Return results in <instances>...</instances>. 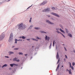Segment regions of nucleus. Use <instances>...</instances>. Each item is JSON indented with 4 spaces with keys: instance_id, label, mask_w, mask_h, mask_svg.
Instances as JSON below:
<instances>
[{
    "instance_id": "8",
    "label": "nucleus",
    "mask_w": 75,
    "mask_h": 75,
    "mask_svg": "<svg viewBox=\"0 0 75 75\" xmlns=\"http://www.w3.org/2000/svg\"><path fill=\"white\" fill-rule=\"evenodd\" d=\"M13 65H16V66H18V64H10V66H11V67H13Z\"/></svg>"
},
{
    "instance_id": "7",
    "label": "nucleus",
    "mask_w": 75,
    "mask_h": 75,
    "mask_svg": "<svg viewBox=\"0 0 75 75\" xmlns=\"http://www.w3.org/2000/svg\"><path fill=\"white\" fill-rule=\"evenodd\" d=\"M51 14H52L53 15H54V16H56L57 17H59V16L58 15V14L56 13H52Z\"/></svg>"
},
{
    "instance_id": "44",
    "label": "nucleus",
    "mask_w": 75,
    "mask_h": 75,
    "mask_svg": "<svg viewBox=\"0 0 75 75\" xmlns=\"http://www.w3.org/2000/svg\"><path fill=\"white\" fill-rule=\"evenodd\" d=\"M66 60V59H64V61H65Z\"/></svg>"
},
{
    "instance_id": "36",
    "label": "nucleus",
    "mask_w": 75,
    "mask_h": 75,
    "mask_svg": "<svg viewBox=\"0 0 75 75\" xmlns=\"http://www.w3.org/2000/svg\"><path fill=\"white\" fill-rule=\"evenodd\" d=\"M66 33H68V30L67 29H66Z\"/></svg>"
},
{
    "instance_id": "24",
    "label": "nucleus",
    "mask_w": 75,
    "mask_h": 75,
    "mask_svg": "<svg viewBox=\"0 0 75 75\" xmlns=\"http://www.w3.org/2000/svg\"><path fill=\"white\" fill-rule=\"evenodd\" d=\"M15 43L16 44V43L17 42V39H16L15 40Z\"/></svg>"
},
{
    "instance_id": "12",
    "label": "nucleus",
    "mask_w": 75,
    "mask_h": 75,
    "mask_svg": "<svg viewBox=\"0 0 75 75\" xmlns=\"http://www.w3.org/2000/svg\"><path fill=\"white\" fill-rule=\"evenodd\" d=\"M68 35L70 37H71V38L72 37V35L70 33Z\"/></svg>"
},
{
    "instance_id": "31",
    "label": "nucleus",
    "mask_w": 75,
    "mask_h": 75,
    "mask_svg": "<svg viewBox=\"0 0 75 75\" xmlns=\"http://www.w3.org/2000/svg\"><path fill=\"white\" fill-rule=\"evenodd\" d=\"M14 50H18V48H15L14 49Z\"/></svg>"
},
{
    "instance_id": "39",
    "label": "nucleus",
    "mask_w": 75,
    "mask_h": 75,
    "mask_svg": "<svg viewBox=\"0 0 75 75\" xmlns=\"http://www.w3.org/2000/svg\"><path fill=\"white\" fill-rule=\"evenodd\" d=\"M5 57L6 58H9V57H8V56H5Z\"/></svg>"
},
{
    "instance_id": "29",
    "label": "nucleus",
    "mask_w": 75,
    "mask_h": 75,
    "mask_svg": "<svg viewBox=\"0 0 75 75\" xmlns=\"http://www.w3.org/2000/svg\"><path fill=\"white\" fill-rule=\"evenodd\" d=\"M51 45H52V44L51 43H50V46L49 47L50 48L51 47Z\"/></svg>"
},
{
    "instance_id": "23",
    "label": "nucleus",
    "mask_w": 75,
    "mask_h": 75,
    "mask_svg": "<svg viewBox=\"0 0 75 75\" xmlns=\"http://www.w3.org/2000/svg\"><path fill=\"white\" fill-rule=\"evenodd\" d=\"M40 33H47L42 31H40Z\"/></svg>"
},
{
    "instance_id": "9",
    "label": "nucleus",
    "mask_w": 75,
    "mask_h": 75,
    "mask_svg": "<svg viewBox=\"0 0 75 75\" xmlns=\"http://www.w3.org/2000/svg\"><path fill=\"white\" fill-rule=\"evenodd\" d=\"M46 22L47 23H48L49 24H53V23L51 22L48 20H46Z\"/></svg>"
},
{
    "instance_id": "34",
    "label": "nucleus",
    "mask_w": 75,
    "mask_h": 75,
    "mask_svg": "<svg viewBox=\"0 0 75 75\" xmlns=\"http://www.w3.org/2000/svg\"><path fill=\"white\" fill-rule=\"evenodd\" d=\"M65 57L66 59H68V57H67V56L66 55H65Z\"/></svg>"
},
{
    "instance_id": "25",
    "label": "nucleus",
    "mask_w": 75,
    "mask_h": 75,
    "mask_svg": "<svg viewBox=\"0 0 75 75\" xmlns=\"http://www.w3.org/2000/svg\"><path fill=\"white\" fill-rule=\"evenodd\" d=\"M59 62V58L58 60V62L57 63V64H58Z\"/></svg>"
},
{
    "instance_id": "1",
    "label": "nucleus",
    "mask_w": 75,
    "mask_h": 75,
    "mask_svg": "<svg viewBox=\"0 0 75 75\" xmlns=\"http://www.w3.org/2000/svg\"><path fill=\"white\" fill-rule=\"evenodd\" d=\"M25 27H26L25 25L23 24V23H22L18 25V28L19 30H23V29H24Z\"/></svg>"
},
{
    "instance_id": "30",
    "label": "nucleus",
    "mask_w": 75,
    "mask_h": 75,
    "mask_svg": "<svg viewBox=\"0 0 75 75\" xmlns=\"http://www.w3.org/2000/svg\"><path fill=\"white\" fill-rule=\"evenodd\" d=\"M61 34L62 35H63V36L64 38H65V36H64V35H63V34H62V33H61Z\"/></svg>"
},
{
    "instance_id": "26",
    "label": "nucleus",
    "mask_w": 75,
    "mask_h": 75,
    "mask_svg": "<svg viewBox=\"0 0 75 75\" xmlns=\"http://www.w3.org/2000/svg\"><path fill=\"white\" fill-rule=\"evenodd\" d=\"M19 55H23V53L20 52H19Z\"/></svg>"
},
{
    "instance_id": "38",
    "label": "nucleus",
    "mask_w": 75,
    "mask_h": 75,
    "mask_svg": "<svg viewBox=\"0 0 75 75\" xmlns=\"http://www.w3.org/2000/svg\"><path fill=\"white\" fill-rule=\"evenodd\" d=\"M64 49L66 51H67V49H66V48L65 47H64Z\"/></svg>"
},
{
    "instance_id": "43",
    "label": "nucleus",
    "mask_w": 75,
    "mask_h": 75,
    "mask_svg": "<svg viewBox=\"0 0 75 75\" xmlns=\"http://www.w3.org/2000/svg\"><path fill=\"white\" fill-rule=\"evenodd\" d=\"M19 38H22V37H21V36L19 37Z\"/></svg>"
},
{
    "instance_id": "52",
    "label": "nucleus",
    "mask_w": 75,
    "mask_h": 75,
    "mask_svg": "<svg viewBox=\"0 0 75 75\" xmlns=\"http://www.w3.org/2000/svg\"><path fill=\"white\" fill-rule=\"evenodd\" d=\"M48 16V17H50V16Z\"/></svg>"
},
{
    "instance_id": "4",
    "label": "nucleus",
    "mask_w": 75,
    "mask_h": 75,
    "mask_svg": "<svg viewBox=\"0 0 75 75\" xmlns=\"http://www.w3.org/2000/svg\"><path fill=\"white\" fill-rule=\"evenodd\" d=\"M50 11V8H47L46 9H44L42 10L43 12H47Z\"/></svg>"
},
{
    "instance_id": "32",
    "label": "nucleus",
    "mask_w": 75,
    "mask_h": 75,
    "mask_svg": "<svg viewBox=\"0 0 75 75\" xmlns=\"http://www.w3.org/2000/svg\"><path fill=\"white\" fill-rule=\"evenodd\" d=\"M31 19H32V18H30V21H29V22H30H30H31Z\"/></svg>"
},
{
    "instance_id": "27",
    "label": "nucleus",
    "mask_w": 75,
    "mask_h": 75,
    "mask_svg": "<svg viewBox=\"0 0 75 75\" xmlns=\"http://www.w3.org/2000/svg\"><path fill=\"white\" fill-rule=\"evenodd\" d=\"M36 38L38 40H41V38H40L38 37H37Z\"/></svg>"
},
{
    "instance_id": "51",
    "label": "nucleus",
    "mask_w": 75,
    "mask_h": 75,
    "mask_svg": "<svg viewBox=\"0 0 75 75\" xmlns=\"http://www.w3.org/2000/svg\"><path fill=\"white\" fill-rule=\"evenodd\" d=\"M9 69H11V68H9Z\"/></svg>"
},
{
    "instance_id": "3",
    "label": "nucleus",
    "mask_w": 75,
    "mask_h": 75,
    "mask_svg": "<svg viewBox=\"0 0 75 75\" xmlns=\"http://www.w3.org/2000/svg\"><path fill=\"white\" fill-rule=\"evenodd\" d=\"M5 37V34L2 33V34L0 35V41H2Z\"/></svg>"
},
{
    "instance_id": "11",
    "label": "nucleus",
    "mask_w": 75,
    "mask_h": 75,
    "mask_svg": "<svg viewBox=\"0 0 75 75\" xmlns=\"http://www.w3.org/2000/svg\"><path fill=\"white\" fill-rule=\"evenodd\" d=\"M70 64V68H71L73 70L74 69V67L73 66H71V63H69Z\"/></svg>"
},
{
    "instance_id": "5",
    "label": "nucleus",
    "mask_w": 75,
    "mask_h": 75,
    "mask_svg": "<svg viewBox=\"0 0 75 75\" xmlns=\"http://www.w3.org/2000/svg\"><path fill=\"white\" fill-rule=\"evenodd\" d=\"M47 3V1H44L43 3H42L40 5V6H42V5H44L45 4H46Z\"/></svg>"
},
{
    "instance_id": "46",
    "label": "nucleus",
    "mask_w": 75,
    "mask_h": 75,
    "mask_svg": "<svg viewBox=\"0 0 75 75\" xmlns=\"http://www.w3.org/2000/svg\"><path fill=\"white\" fill-rule=\"evenodd\" d=\"M25 56H27V54H25Z\"/></svg>"
},
{
    "instance_id": "50",
    "label": "nucleus",
    "mask_w": 75,
    "mask_h": 75,
    "mask_svg": "<svg viewBox=\"0 0 75 75\" xmlns=\"http://www.w3.org/2000/svg\"><path fill=\"white\" fill-rule=\"evenodd\" d=\"M74 53H75V50L74 51Z\"/></svg>"
},
{
    "instance_id": "2",
    "label": "nucleus",
    "mask_w": 75,
    "mask_h": 75,
    "mask_svg": "<svg viewBox=\"0 0 75 75\" xmlns=\"http://www.w3.org/2000/svg\"><path fill=\"white\" fill-rule=\"evenodd\" d=\"M13 33H11L10 34L9 36V38L8 40V41L9 42H11L13 41Z\"/></svg>"
},
{
    "instance_id": "6",
    "label": "nucleus",
    "mask_w": 75,
    "mask_h": 75,
    "mask_svg": "<svg viewBox=\"0 0 75 75\" xmlns=\"http://www.w3.org/2000/svg\"><path fill=\"white\" fill-rule=\"evenodd\" d=\"M13 61H16V62H20V60L17 59L16 58H15L13 59Z\"/></svg>"
},
{
    "instance_id": "55",
    "label": "nucleus",
    "mask_w": 75,
    "mask_h": 75,
    "mask_svg": "<svg viewBox=\"0 0 75 75\" xmlns=\"http://www.w3.org/2000/svg\"><path fill=\"white\" fill-rule=\"evenodd\" d=\"M10 60H11V59H10Z\"/></svg>"
},
{
    "instance_id": "21",
    "label": "nucleus",
    "mask_w": 75,
    "mask_h": 75,
    "mask_svg": "<svg viewBox=\"0 0 75 75\" xmlns=\"http://www.w3.org/2000/svg\"><path fill=\"white\" fill-rule=\"evenodd\" d=\"M35 29L36 30H39L40 29V28H37V27H35Z\"/></svg>"
},
{
    "instance_id": "16",
    "label": "nucleus",
    "mask_w": 75,
    "mask_h": 75,
    "mask_svg": "<svg viewBox=\"0 0 75 75\" xmlns=\"http://www.w3.org/2000/svg\"><path fill=\"white\" fill-rule=\"evenodd\" d=\"M60 30L61 32L63 33H65V32L64 31V30H62L61 29H60Z\"/></svg>"
},
{
    "instance_id": "15",
    "label": "nucleus",
    "mask_w": 75,
    "mask_h": 75,
    "mask_svg": "<svg viewBox=\"0 0 75 75\" xmlns=\"http://www.w3.org/2000/svg\"><path fill=\"white\" fill-rule=\"evenodd\" d=\"M32 40H33V41H38V40H37L36 39H34L33 38H32L31 39Z\"/></svg>"
},
{
    "instance_id": "33",
    "label": "nucleus",
    "mask_w": 75,
    "mask_h": 75,
    "mask_svg": "<svg viewBox=\"0 0 75 75\" xmlns=\"http://www.w3.org/2000/svg\"><path fill=\"white\" fill-rule=\"evenodd\" d=\"M17 41H22L23 40H17Z\"/></svg>"
},
{
    "instance_id": "53",
    "label": "nucleus",
    "mask_w": 75,
    "mask_h": 75,
    "mask_svg": "<svg viewBox=\"0 0 75 75\" xmlns=\"http://www.w3.org/2000/svg\"><path fill=\"white\" fill-rule=\"evenodd\" d=\"M32 48L34 47V46H32Z\"/></svg>"
},
{
    "instance_id": "40",
    "label": "nucleus",
    "mask_w": 75,
    "mask_h": 75,
    "mask_svg": "<svg viewBox=\"0 0 75 75\" xmlns=\"http://www.w3.org/2000/svg\"><path fill=\"white\" fill-rule=\"evenodd\" d=\"M31 7V6H30V7H28L27 9H28V8H30V7Z\"/></svg>"
},
{
    "instance_id": "17",
    "label": "nucleus",
    "mask_w": 75,
    "mask_h": 75,
    "mask_svg": "<svg viewBox=\"0 0 75 75\" xmlns=\"http://www.w3.org/2000/svg\"><path fill=\"white\" fill-rule=\"evenodd\" d=\"M59 64L58 65L57 67V68L56 69V71H57V69H58L59 68Z\"/></svg>"
},
{
    "instance_id": "10",
    "label": "nucleus",
    "mask_w": 75,
    "mask_h": 75,
    "mask_svg": "<svg viewBox=\"0 0 75 75\" xmlns=\"http://www.w3.org/2000/svg\"><path fill=\"white\" fill-rule=\"evenodd\" d=\"M56 58L57 59H58L59 58V54H58V52H57V54L56 55Z\"/></svg>"
},
{
    "instance_id": "41",
    "label": "nucleus",
    "mask_w": 75,
    "mask_h": 75,
    "mask_svg": "<svg viewBox=\"0 0 75 75\" xmlns=\"http://www.w3.org/2000/svg\"><path fill=\"white\" fill-rule=\"evenodd\" d=\"M30 40V39H27V40H28V41Z\"/></svg>"
},
{
    "instance_id": "45",
    "label": "nucleus",
    "mask_w": 75,
    "mask_h": 75,
    "mask_svg": "<svg viewBox=\"0 0 75 75\" xmlns=\"http://www.w3.org/2000/svg\"><path fill=\"white\" fill-rule=\"evenodd\" d=\"M31 27H33V25L30 26V28Z\"/></svg>"
},
{
    "instance_id": "28",
    "label": "nucleus",
    "mask_w": 75,
    "mask_h": 75,
    "mask_svg": "<svg viewBox=\"0 0 75 75\" xmlns=\"http://www.w3.org/2000/svg\"><path fill=\"white\" fill-rule=\"evenodd\" d=\"M22 38L23 39H25V38L24 36H22Z\"/></svg>"
},
{
    "instance_id": "47",
    "label": "nucleus",
    "mask_w": 75,
    "mask_h": 75,
    "mask_svg": "<svg viewBox=\"0 0 75 75\" xmlns=\"http://www.w3.org/2000/svg\"><path fill=\"white\" fill-rule=\"evenodd\" d=\"M57 33H59V31H57Z\"/></svg>"
},
{
    "instance_id": "20",
    "label": "nucleus",
    "mask_w": 75,
    "mask_h": 75,
    "mask_svg": "<svg viewBox=\"0 0 75 75\" xmlns=\"http://www.w3.org/2000/svg\"><path fill=\"white\" fill-rule=\"evenodd\" d=\"M48 39V37L47 35H46V37H45V40H47Z\"/></svg>"
},
{
    "instance_id": "19",
    "label": "nucleus",
    "mask_w": 75,
    "mask_h": 75,
    "mask_svg": "<svg viewBox=\"0 0 75 75\" xmlns=\"http://www.w3.org/2000/svg\"><path fill=\"white\" fill-rule=\"evenodd\" d=\"M51 9L52 10H55V8L54 7H53L51 8Z\"/></svg>"
},
{
    "instance_id": "14",
    "label": "nucleus",
    "mask_w": 75,
    "mask_h": 75,
    "mask_svg": "<svg viewBox=\"0 0 75 75\" xmlns=\"http://www.w3.org/2000/svg\"><path fill=\"white\" fill-rule=\"evenodd\" d=\"M69 74H72V73L71 72V69H70V70H69Z\"/></svg>"
},
{
    "instance_id": "48",
    "label": "nucleus",
    "mask_w": 75,
    "mask_h": 75,
    "mask_svg": "<svg viewBox=\"0 0 75 75\" xmlns=\"http://www.w3.org/2000/svg\"><path fill=\"white\" fill-rule=\"evenodd\" d=\"M14 46H12V48H14Z\"/></svg>"
},
{
    "instance_id": "49",
    "label": "nucleus",
    "mask_w": 75,
    "mask_h": 75,
    "mask_svg": "<svg viewBox=\"0 0 75 75\" xmlns=\"http://www.w3.org/2000/svg\"><path fill=\"white\" fill-rule=\"evenodd\" d=\"M56 30L57 31H58V29H57Z\"/></svg>"
},
{
    "instance_id": "18",
    "label": "nucleus",
    "mask_w": 75,
    "mask_h": 75,
    "mask_svg": "<svg viewBox=\"0 0 75 75\" xmlns=\"http://www.w3.org/2000/svg\"><path fill=\"white\" fill-rule=\"evenodd\" d=\"M9 54H14V52H9Z\"/></svg>"
},
{
    "instance_id": "37",
    "label": "nucleus",
    "mask_w": 75,
    "mask_h": 75,
    "mask_svg": "<svg viewBox=\"0 0 75 75\" xmlns=\"http://www.w3.org/2000/svg\"><path fill=\"white\" fill-rule=\"evenodd\" d=\"M50 38L49 37H48V41H49V40H50Z\"/></svg>"
},
{
    "instance_id": "35",
    "label": "nucleus",
    "mask_w": 75,
    "mask_h": 75,
    "mask_svg": "<svg viewBox=\"0 0 75 75\" xmlns=\"http://www.w3.org/2000/svg\"><path fill=\"white\" fill-rule=\"evenodd\" d=\"M72 65L73 66H74V65H75V63H72Z\"/></svg>"
},
{
    "instance_id": "56",
    "label": "nucleus",
    "mask_w": 75,
    "mask_h": 75,
    "mask_svg": "<svg viewBox=\"0 0 75 75\" xmlns=\"http://www.w3.org/2000/svg\"><path fill=\"white\" fill-rule=\"evenodd\" d=\"M23 41H24V40H23Z\"/></svg>"
},
{
    "instance_id": "13",
    "label": "nucleus",
    "mask_w": 75,
    "mask_h": 75,
    "mask_svg": "<svg viewBox=\"0 0 75 75\" xmlns=\"http://www.w3.org/2000/svg\"><path fill=\"white\" fill-rule=\"evenodd\" d=\"M7 67V64H5L2 67V68H3L4 67Z\"/></svg>"
},
{
    "instance_id": "42",
    "label": "nucleus",
    "mask_w": 75,
    "mask_h": 75,
    "mask_svg": "<svg viewBox=\"0 0 75 75\" xmlns=\"http://www.w3.org/2000/svg\"><path fill=\"white\" fill-rule=\"evenodd\" d=\"M68 71H69V70H68V69H67V71L68 72Z\"/></svg>"
},
{
    "instance_id": "22",
    "label": "nucleus",
    "mask_w": 75,
    "mask_h": 75,
    "mask_svg": "<svg viewBox=\"0 0 75 75\" xmlns=\"http://www.w3.org/2000/svg\"><path fill=\"white\" fill-rule=\"evenodd\" d=\"M54 44H55V40H54L53 42V47H54Z\"/></svg>"
},
{
    "instance_id": "54",
    "label": "nucleus",
    "mask_w": 75,
    "mask_h": 75,
    "mask_svg": "<svg viewBox=\"0 0 75 75\" xmlns=\"http://www.w3.org/2000/svg\"><path fill=\"white\" fill-rule=\"evenodd\" d=\"M64 67V66H62V67Z\"/></svg>"
}]
</instances>
